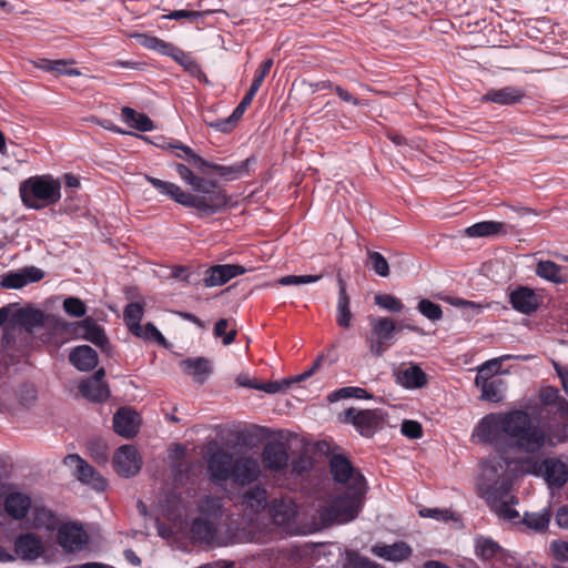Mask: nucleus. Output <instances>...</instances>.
Listing matches in <instances>:
<instances>
[{"label":"nucleus","mask_w":568,"mask_h":568,"mask_svg":"<svg viewBox=\"0 0 568 568\" xmlns=\"http://www.w3.org/2000/svg\"><path fill=\"white\" fill-rule=\"evenodd\" d=\"M541 301V296L529 286H518L509 294V303L513 308L525 315L535 313L539 308Z\"/></svg>","instance_id":"obj_11"},{"label":"nucleus","mask_w":568,"mask_h":568,"mask_svg":"<svg viewBox=\"0 0 568 568\" xmlns=\"http://www.w3.org/2000/svg\"><path fill=\"white\" fill-rule=\"evenodd\" d=\"M371 333L366 336L369 351L382 356L393 345L396 333L395 321L387 316L369 317Z\"/></svg>","instance_id":"obj_7"},{"label":"nucleus","mask_w":568,"mask_h":568,"mask_svg":"<svg viewBox=\"0 0 568 568\" xmlns=\"http://www.w3.org/2000/svg\"><path fill=\"white\" fill-rule=\"evenodd\" d=\"M17 397L23 407H30L37 400V389L32 384H22L17 390Z\"/></svg>","instance_id":"obj_52"},{"label":"nucleus","mask_w":568,"mask_h":568,"mask_svg":"<svg viewBox=\"0 0 568 568\" xmlns=\"http://www.w3.org/2000/svg\"><path fill=\"white\" fill-rule=\"evenodd\" d=\"M504 381L495 378L491 381H483L476 384L481 389V398L493 403H498L503 399Z\"/></svg>","instance_id":"obj_41"},{"label":"nucleus","mask_w":568,"mask_h":568,"mask_svg":"<svg viewBox=\"0 0 568 568\" xmlns=\"http://www.w3.org/2000/svg\"><path fill=\"white\" fill-rule=\"evenodd\" d=\"M145 180L151 183L160 193L168 195L171 200L176 203L189 206H200L205 207L206 205L203 202H194L195 200L191 197L189 192L183 191L179 185L162 181L160 179L145 175Z\"/></svg>","instance_id":"obj_17"},{"label":"nucleus","mask_w":568,"mask_h":568,"mask_svg":"<svg viewBox=\"0 0 568 568\" xmlns=\"http://www.w3.org/2000/svg\"><path fill=\"white\" fill-rule=\"evenodd\" d=\"M402 433L410 439H417L422 437L423 428L416 420H404L402 423Z\"/></svg>","instance_id":"obj_60"},{"label":"nucleus","mask_w":568,"mask_h":568,"mask_svg":"<svg viewBox=\"0 0 568 568\" xmlns=\"http://www.w3.org/2000/svg\"><path fill=\"white\" fill-rule=\"evenodd\" d=\"M525 93L523 90L514 87H506L499 90H490L483 97V101H490L494 103L509 105L521 101Z\"/></svg>","instance_id":"obj_29"},{"label":"nucleus","mask_w":568,"mask_h":568,"mask_svg":"<svg viewBox=\"0 0 568 568\" xmlns=\"http://www.w3.org/2000/svg\"><path fill=\"white\" fill-rule=\"evenodd\" d=\"M88 449L91 458L98 464H105L109 458L108 446L100 439H93L88 443Z\"/></svg>","instance_id":"obj_49"},{"label":"nucleus","mask_w":568,"mask_h":568,"mask_svg":"<svg viewBox=\"0 0 568 568\" xmlns=\"http://www.w3.org/2000/svg\"><path fill=\"white\" fill-rule=\"evenodd\" d=\"M292 384L293 381L291 378H285L281 382L258 383L257 385H253V388L268 394H275L288 388Z\"/></svg>","instance_id":"obj_54"},{"label":"nucleus","mask_w":568,"mask_h":568,"mask_svg":"<svg viewBox=\"0 0 568 568\" xmlns=\"http://www.w3.org/2000/svg\"><path fill=\"white\" fill-rule=\"evenodd\" d=\"M16 323L27 328V331H32L34 327L43 324L44 314L34 308H21L14 315Z\"/></svg>","instance_id":"obj_39"},{"label":"nucleus","mask_w":568,"mask_h":568,"mask_svg":"<svg viewBox=\"0 0 568 568\" xmlns=\"http://www.w3.org/2000/svg\"><path fill=\"white\" fill-rule=\"evenodd\" d=\"M216 529L212 523L206 519L197 518L193 521L192 534L194 538L204 541L212 542L215 538Z\"/></svg>","instance_id":"obj_43"},{"label":"nucleus","mask_w":568,"mask_h":568,"mask_svg":"<svg viewBox=\"0 0 568 568\" xmlns=\"http://www.w3.org/2000/svg\"><path fill=\"white\" fill-rule=\"evenodd\" d=\"M78 329L84 339L93 343L99 347H104L108 344V338L103 328L90 317L81 321L78 324Z\"/></svg>","instance_id":"obj_31"},{"label":"nucleus","mask_w":568,"mask_h":568,"mask_svg":"<svg viewBox=\"0 0 568 568\" xmlns=\"http://www.w3.org/2000/svg\"><path fill=\"white\" fill-rule=\"evenodd\" d=\"M140 416L129 407H121L113 417V428L122 437L135 436L140 427Z\"/></svg>","instance_id":"obj_18"},{"label":"nucleus","mask_w":568,"mask_h":568,"mask_svg":"<svg viewBox=\"0 0 568 568\" xmlns=\"http://www.w3.org/2000/svg\"><path fill=\"white\" fill-rule=\"evenodd\" d=\"M227 326L229 321L226 318H222L216 322L214 327V335L216 337H223L224 345H230L231 343H233L237 334L236 329H232L229 333H225Z\"/></svg>","instance_id":"obj_55"},{"label":"nucleus","mask_w":568,"mask_h":568,"mask_svg":"<svg viewBox=\"0 0 568 568\" xmlns=\"http://www.w3.org/2000/svg\"><path fill=\"white\" fill-rule=\"evenodd\" d=\"M143 314L144 310L140 303H130L125 306L123 317L130 332L140 325Z\"/></svg>","instance_id":"obj_46"},{"label":"nucleus","mask_w":568,"mask_h":568,"mask_svg":"<svg viewBox=\"0 0 568 568\" xmlns=\"http://www.w3.org/2000/svg\"><path fill=\"white\" fill-rule=\"evenodd\" d=\"M63 310L67 314L74 317H82L87 313L84 303L78 297H67L63 301Z\"/></svg>","instance_id":"obj_53"},{"label":"nucleus","mask_w":568,"mask_h":568,"mask_svg":"<svg viewBox=\"0 0 568 568\" xmlns=\"http://www.w3.org/2000/svg\"><path fill=\"white\" fill-rule=\"evenodd\" d=\"M270 513L277 526L290 528L297 516V506L292 498L283 497L272 501Z\"/></svg>","instance_id":"obj_19"},{"label":"nucleus","mask_w":568,"mask_h":568,"mask_svg":"<svg viewBox=\"0 0 568 568\" xmlns=\"http://www.w3.org/2000/svg\"><path fill=\"white\" fill-rule=\"evenodd\" d=\"M64 464L74 467V476L81 483L90 485L97 491L105 489L106 480L79 455H68L64 458Z\"/></svg>","instance_id":"obj_9"},{"label":"nucleus","mask_w":568,"mask_h":568,"mask_svg":"<svg viewBox=\"0 0 568 568\" xmlns=\"http://www.w3.org/2000/svg\"><path fill=\"white\" fill-rule=\"evenodd\" d=\"M272 65H273V59H267L262 63V65L257 70V72L253 79V82L250 87V90H252V92L256 93L258 91L265 77L268 74Z\"/></svg>","instance_id":"obj_58"},{"label":"nucleus","mask_w":568,"mask_h":568,"mask_svg":"<svg viewBox=\"0 0 568 568\" xmlns=\"http://www.w3.org/2000/svg\"><path fill=\"white\" fill-rule=\"evenodd\" d=\"M44 277V272L36 266L24 267L18 272H11L2 276L0 285L3 288H21L30 283H36Z\"/></svg>","instance_id":"obj_20"},{"label":"nucleus","mask_w":568,"mask_h":568,"mask_svg":"<svg viewBox=\"0 0 568 568\" xmlns=\"http://www.w3.org/2000/svg\"><path fill=\"white\" fill-rule=\"evenodd\" d=\"M475 555L483 561H490L503 552L501 546L490 537L477 536L474 539Z\"/></svg>","instance_id":"obj_28"},{"label":"nucleus","mask_w":568,"mask_h":568,"mask_svg":"<svg viewBox=\"0 0 568 568\" xmlns=\"http://www.w3.org/2000/svg\"><path fill=\"white\" fill-rule=\"evenodd\" d=\"M69 361L79 371L89 372L98 365L97 352L88 345L75 347L69 355Z\"/></svg>","instance_id":"obj_27"},{"label":"nucleus","mask_w":568,"mask_h":568,"mask_svg":"<svg viewBox=\"0 0 568 568\" xmlns=\"http://www.w3.org/2000/svg\"><path fill=\"white\" fill-rule=\"evenodd\" d=\"M113 467L122 477L135 476L142 467V457L135 447L123 445L113 456Z\"/></svg>","instance_id":"obj_10"},{"label":"nucleus","mask_w":568,"mask_h":568,"mask_svg":"<svg viewBox=\"0 0 568 568\" xmlns=\"http://www.w3.org/2000/svg\"><path fill=\"white\" fill-rule=\"evenodd\" d=\"M123 121L132 129L148 132L154 129L153 121L144 113H139L132 108L124 106L121 110Z\"/></svg>","instance_id":"obj_35"},{"label":"nucleus","mask_w":568,"mask_h":568,"mask_svg":"<svg viewBox=\"0 0 568 568\" xmlns=\"http://www.w3.org/2000/svg\"><path fill=\"white\" fill-rule=\"evenodd\" d=\"M551 511L544 509L540 513H526L521 523L529 529L536 532H544L547 530L550 523Z\"/></svg>","instance_id":"obj_40"},{"label":"nucleus","mask_w":568,"mask_h":568,"mask_svg":"<svg viewBox=\"0 0 568 568\" xmlns=\"http://www.w3.org/2000/svg\"><path fill=\"white\" fill-rule=\"evenodd\" d=\"M266 500V490L260 486H255L243 494L241 504L246 510L258 513L265 508Z\"/></svg>","instance_id":"obj_34"},{"label":"nucleus","mask_w":568,"mask_h":568,"mask_svg":"<svg viewBox=\"0 0 568 568\" xmlns=\"http://www.w3.org/2000/svg\"><path fill=\"white\" fill-rule=\"evenodd\" d=\"M417 310L423 314L426 318L435 322L439 321L443 317V310L438 304L434 302L423 298L418 302Z\"/></svg>","instance_id":"obj_50"},{"label":"nucleus","mask_w":568,"mask_h":568,"mask_svg":"<svg viewBox=\"0 0 568 568\" xmlns=\"http://www.w3.org/2000/svg\"><path fill=\"white\" fill-rule=\"evenodd\" d=\"M234 462L235 459L231 453L217 449L207 459V470L211 478L215 481H226L232 479Z\"/></svg>","instance_id":"obj_12"},{"label":"nucleus","mask_w":568,"mask_h":568,"mask_svg":"<svg viewBox=\"0 0 568 568\" xmlns=\"http://www.w3.org/2000/svg\"><path fill=\"white\" fill-rule=\"evenodd\" d=\"M20 196L26 206L40 210L60 200L61 183L51 175L32 176L21 183Z\"/></svg>","instance_id":"obj_5"},{"label":"nucleus","mask_w":568,"mask_h":568,"mask_svg":"<svg viewBox=\"0 0 568 568\" xmlns=\"http://www.w3.org/2000/svg\"><path fill=\"white\" fill-rule=\"evenodd\" d=\"M14 551L24 560H36L43 555L44 546L37 535L28 532L16 539Z\"/></svg>","instance_id":"obj_22"},{"label":"nucleus","mask_w":568,"mask_h":568,"mask_svg":"<svg viewBox=\"0 0 568 568\" xmlns=\"http://www.w3.org/2000/svg\"><path fill=\"white\" fill-rule=\"evenodd\" d=\"M397 384L408 389H417L426 386L428 378L426 373L416 364L402 365L395 373Z\"/></svg>","instance_id":"obj_23"},{"label":"nucleus","mask_w":568,"mask_h":568,"mask_svg":"<svg viewBox=\"0 0 568 568\" xmlns=\"http://www.w3.org/2000/svg\"><path fill=\"white\" fill-rule=\"evenodd\" d=\"M366 265L382 277L389 275L388 262L379 252L367 250Z\"/></svg>","instance_id":"obj_44"},{"label":"nucleus","mask_w":568,"mask_h":568,"mask_svg":"<svg viewBox=\"0 0 568 568\" xmlns=\"http://www.w3.org/2000/svg\"><path fill=\"white\" fill-rule=\"evenodd\" d=\"M511 358H520V357L514 356V355H503L500 357L493 358V359L485 362L478 368V373L475 378V384H479V382H483L486 379H488V381L494 379L493 377L499 373L503 362L511 359ZM523 358L528 359V357H523Z\"/></svg>","instance_id":"obj_37"},{"label":"nucleus","mask_w":568,"mask_h":568,"mask_svg":"<svg viewBox=\"0 0 568 568\" xmlns=\"http://www.w3.org/2000/svg\"><path fill=\"white\" fill-rule=\"evenodd\" d=\"M261 475V465L257 458L251 455L240 456L234 462L232 479L240 485L255 481Z\"/></svg>","instance_id":"obj_16"},{"label":"nucleus","mask_w":568,"mask_h":568,"mask_svg":"<svg viewBox=\"0 0 568 568\" xmlns=\"http://www.w3.org/2000/svg\"><path fill=\"white\" fill-rule=\"evenodd\" d=\"M221 499L215 497H205L200 501L199 509L203 514L216 517L221 513Z\"/></svg>","instance_id":"obj_57"},{"label":"nucleus","mask_w":568,"mask_h":568,"mask_svg":"<svg viewBox=\"0 0 568 568\" xmlns=\"http://www.w3.org/2000/svg\"><path fill=\"white\" fill-rule=\"evenodd\" d=\"M255 94H256L255 92H252V90L248 89L247 93L244 95V98L242 99L240 104L235 108V110L233 111V113L230 116H227L225 119L213 121V120L207 119V116L204 114L203 115L204 122L207 125L215 128L217 131L230 132L235 126L237 121L242 118L243 113L245 112L247 106L253 101V98L255 97Z\"/></svg>","instance_id":"obj_24"},{"label":"nucleus","mask_w":568,"mask_h":568,"mask_svg":"<svg viewBox=\"0 0 568 568\" xmlns=\"http://www.w3.org/2000/svg\"><path fill=\"white\" fill-rule=\"evenodd\" d=\"M212 12H214V10H203V11L175 10V11H172L171 13H169L166 16V18L172 19V20H180L183 18L196 19L199 17H203V16L210 14Z\"/></svg>","instance_id":"obj_61"},{"label":"nucleus","mask_w":568,"mask_h":568,"mask_svg":"<svg viewBox=\"0 0 568 568\" xmlns=\"http://www.w3.org/2000/svg\"><path fill=\"white\" fill-rule=\"evenodd\" d=\"M539 399L545 406H552L561 417L568 416V400L559 395V390L552 386L542 387L539 392Z\"/></svg>","instance_id":"obj_30"},{"label":"nucleus","mask_w":568,"mask_h":568,"mask_svg":"<svg viewBox=\"0 0 568 568\" xmlns=\"http://www.w3.org/2000/svg\"><path fill=\"white\" fill-rule=\"evenodd\" d=\"M312 467V458L307 454L303 453L296 458H293L291 463V473L295 476H304L311 471Z\"/></svg>","instance_id":"obj_51"},{"label":"nucleus","mask_w":568,"mask_h":568,"mask_svg":"<svg viewBox=\"0 0 568 568\" xmlns=\"http://www.w3.org/2000/svg\"><path fill=\"white\" fill-rule=\"evenodd\" d=\"M527 474L542 476L549 486L562 487L568 480V466L560 459L549 457L542 460L527 458L521 462Z\"/></svg>","instance_id":"obj_6"},{"label":"nucleus","mask_w":568,"mask_h":568,"mask_svg":"<svg viewBox=\"0 0 568 568\" xmlns=\"http://www.w3.org/2000/svg\"><path fill=\"white\" fill-rule=\"evenodd\" d=\"M246 272L247 270L239 264L213 265L204 272L203 283L206 287L221 286Z\"/></svg>","instance_id":"obj_15"},{"label":"nucleus","mask_w":568,"mask_h":568,"mask_svg":"<svg viewBox=\"0 0 568 568\" xmlns=\"http://www.w3.org/2000/svg\"><path fill=\"white\" fill-rule=\"evenodd\" d=\"M322 278V275H287L278 280L281 285H301L315 283Z\"/></svg>","instance_id":"obj_56"},{"label":"nucleus","mask_w":568,"mask_h":568,"mask_svg":"<svg viewBox=\"0 0 568 568\" xmlns=\"http://www.w3.org/2000/svg\"><path fill=\"white\" fill-rule=\"evenodd\" d=\"M131 37L136 39V41L146 49L155 50L163 54H165L168 50H170L171 43H168L156 37H151L142 33H134Z\"/></svg>","instance_id":"obj_47"},{"label":"nucleus","mask_w":568,"mask_h":568,"mask_svg":"<svg viewBox=\"0 0 568 568\" xmlns=\"http://www.w3.org/2000/svg\"><path fill=\"white\" fill-rule=\"evenodd\" d=\"M180 178L192 187L191 197L194 202H203L205 207L191 206L200 214L212 215L227 205L229 197L225 191L214 181L196 176L186 165L178 163L175 165Z\"/></svg>","instance_id":"obj_4"},{"label":"nucleus","mask_w":568,"mask_h":568,"mask_svg":"<svg viewBox=\"0 0 568 568\" xmlns=\"http://www.w3.org/2000/svg\"><path fill=\"white\" fill-rule=\"evenodd\" d=\"M505 435L515 446L525 453L535 454L545 446H552V439L547 430L534 424L528 413L513 410L508 414H489L485 416L475 429V436L483 443H495Z\"/></svg>","instance_id":"obj_1"},{"label":"nucleus","mask_w":568,"mask_h":568,"mask_svg":"<svg viewBox=\"0 0 568 568\" xmlns=\"http://www.w3.org/2000/svg\"><path fill=\"white\" fill-rule=\"evenodd\" d=\"M372 552L383 559L390 561H403L412 554V548L404 541L393 545L377 544L373 546Z\"/></svg>","instance_id":"obj_26"},{"label":"nucleus","mask_w":568,"mask_h":568,"mask_svg":"<svg viewBox=\"0 0 568 568\" xmlns=\"http://www.w3.org/2000/svg\"><path fill=\"white\" fill-rule=\"evenodd\" d=\"M174 148L180 149L187 158L190 165L194 166L195 169L202 170L203 168L210 166V164L200 155L195 154L191 148L186 145H175Z\"/></svg>","instance_id":"obj_59"},{"label":"nucleus","mask_w":568,"mask_h":568,"mask_svg":"<svg viewBox=\"0 0 568 568\" xmlns=\"http://www.w3.org/2000/svg\"><path fill=\"white\" fill-rule=\"evenodd\" d=\"M329 467L333 478L343 484L346 491L343 496H336L318 509L320 519L324 526L344 524L355 519L366 489L364 476L352 466L346 457L334 455L331 458Z\"/></svg>","instance_id":"obj_2"},{"label":"nucleus","mask_w":568,"mask_h":568,"mask_svg":"<svg viewBox=\"0 0 568 568\" xmlns=\"http://www.w3.org/2000/svg\"><path fill=\"white\" fill-rule=\"evenodd\" d=\"M552 556L559 561L568 560V542L555 540L550 545Z\"/></svg>","instance_id":"obj_62"},{"label":"nucleus","mask_w":568,"mask_h":568,"mask_svg":"<svg viewBox=\"0 0 568 568\" xmlns=\"http://www.w3.org/2000/svg\"><path fill=\"white\" fill-rule=\"evenodd\" d=\"M344 423L352 424L365 437H372L384 424V414L379 409L348 408L344 412Z\"/></svg>","instance_id":"obj_8"},{"label":"nucleus","mask_w":568,"mask_h":568,"mask_svg":"<svg viewBox=\"0 0 568 568\" xmlns=\"http://www.w3.org/2000/svg\"><path fill=\"white\" fill-rule=\"evenodd\" d=\"M338 302H337V324L343 328L351 327L352 313L349 310V296L346 292V283L342 277H338Z\"/></svg>","instance_id":"obj_33"},{"label":"nucleus","mask_w":568,"mask_h":568,"mask_svg":"<svg viewBox=\"0 0 568 568\" xmlns=\"http://www.w3.org/2000/svg\"><path fill=\"white\" fill-rule=\"evenodd\" d=\"M105 376L104 368H99L92 377L84 379V387L88 388L91 385L97 386L99 389L98 394H94L95 398H109L110 388L109 385L103 381Z\"/></svg>","instance_id":"obj_45"},{"label":"nucleus","mask_w":568,"mask_h":568,"mask_svg":"<svg viewBox=\"0 0 568 568\" xmlns=\"http://www.w3.org/2000/svg\"><path fill=\"white\" fill-rule=\"evenodd\" d=\"M58 541L64 550L77 551L88 544L89 536L82 526L75 523H69L59 528Z\"/></svg>","instance_id":"obj_13"},{"label":"nucleus","mask_w":568,"mask_h":568,"mask_svg":"<svg viewBox=\"0 0 568 568\" xmlns=\"http://www.w3.org/2000/svg\"><path fill=\"white\" fill-rule=\"evenodd\" d=\"M165 55L172 57L191 75H193V77L203 75L202 70H201L200 65L197 64V62L190 54L185 53L183 50L171 44L170 50H168Z\"/></svg>","instance_id":"obj_38"},{"label":"nucleus","mask_w":568,"mask_h":568,"mask_svg":"<svg viewBox=\"0 0 568 568\" xmlns=\"http://www.w3.org/2000/svg\"><path fill=\"white\" fill-rule=\"evenodd\" d=\"M131 333L134 336L142 338L146 342H156L162 346H168L166 339L152 323H148L145 325L140 324L136 327H134V329L131 331Z\"/></svg>","instance_id":"obj_42"},{"label":"nucleus","mask_w":568,"mask_h":568,"mask_svg":"<svg viewBox=\"0 0 568 568\" xmlns=\"http://www.w3.org/2000/svg\"><path fill=\"white\" fill-rule=\"evenodd\" d=\"M179 366L184 374L199 384H203L213 373L212 361L206 357H189L181 361Z\"/></svg>","instance_id":"obj_21"},{"label":"nucleus","mask_w":568,"mask_h":568,"mask_svg":"<svg viewBox=\"0 0 568 568\" xmlns=\"http://www.w3.org/2000/svg\"><path fill=\"white\" fill-rule=\"evenodd\" d=\"M288 459V450L284 443H268L263 448L262 464L270 471L277 473L286 469Z\"/></svg>","instance_id":"obj_14"},{"label":"nucleus","mask_w":568,"mask_h":568,"mask_svg":"<svg viewBox=\"0 0 568 568\" xmlns=\"http://www.w3.org/2000/svg\"><path fill=\"white\" fill-rule=\"evenodd\" d=\"M34 523L37 526H45L47 528H51L53 526V516L52 514L44 509H36Z\"/></svg>","instance_id":"obj_63"},{"label":"nucleus","mask_w":568,"mask_h":568,"mask_svg":"<svg viewBox=\"0 0 568 568\" xmlns=\"http://www.w3.org/2000/svg\"><path fill=\"white\" fill-rule=\"evenodd\" d=\"M504 464L508 466L504 459L499 458L484 465V479L494 483L487 487L481 486L480 495L499 518L514 520L519 518V513L511 505L517 504L518 500L510 494V476L504 470Z\"/></svg>","instance_id":"obj_3"},{"label":"nucleus","mask_w":568,"mask_h":568,"mask_svg":"<svg viewBox=\"0 0 568 568\" xmlns=\"http://www.w3.org/2000/svg\"><path fill=\"white\" fill-rule=\"evenodd\" d=\"M31 507L29 496L21 493L10 494L4 501L6 511L14 519H22L26 517Z\"/></svg>","instance_id":"obj_32"},{"label":"nucleus","mask_w":568,"mask_h":568,"mask_svg":"<svg viewBox=\"0 0 568 568\" xmlns=\"http://www.w3.org/2000/svg\"><path fill=\"white\" fill-rule=\"evenodd\" d=\"M374 302L379 307L393 313H399L404 308L402 301L390 294H376L374 296Z\"/></svg>","instance_id":"obj_48"},{"label":"nucleus","mask_w":568,"mask_h":568,"mask_svg":"<svg viewBox=\"0 0 568 568\" xmlns=\"http://www.w3.org/2000/svg\"><path fill=\"white\" fill-rule=\"evenodd\" d=\"M419 515L422 517H432V518L442 519V520H448L449 518H452V513L449 510H447V509L443 510V509H438V508L422 509L419 511Z\"/></svg>","instance_id":"obj_64"},{"label":"nucleus","mask_w":568,"mask_h":568,"mask_svg":"<svg viewBox=\"0 0 568 568\" xmlns=\"http://www.w3.org/2000/svg\"><path fill=\"white\" fill-rule=\"evenodd\" d=\"M535 273L538 277L557 285L568 282V267L550 260H539L536 264Z\"/></svg>","instance_id":"obj_25"},{"label":"nucleus","mask_w":568,"mask_h":568,"mask_svg":"<svg viewBox=\"0 0 568 568\" xmlns=\"http://www.w3.org/2000/svg\"><path fill=\"white\" fill-rule=\"evenodd\" d=\"M466 233L470 237H483L497 234H506V224L496 221H484L469 226Z\"/></svg>","instance_id":"obj_36"}]
</instances>
